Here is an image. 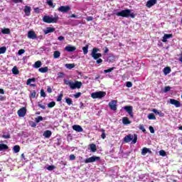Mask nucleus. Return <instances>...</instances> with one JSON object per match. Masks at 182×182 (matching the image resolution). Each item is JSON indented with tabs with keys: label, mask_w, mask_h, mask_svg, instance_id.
I'll return each instance as SVG.
<instances>
[{
	"label": "nucleus",
	"mask_w": 182,
	"mask_h": 182,
	"mask_svg": "<svg viewBox=\"0 0 182 182\" xmlns=\"http://www.w3.org/2000/svg\"><path fill=\"white\" fill-rule=\"evenodd\" d=\"M65 85L67 86H70V88L72 90H75V89H80L82 87V82L80 81H75L74 82L69 80H64Z\"/></svg>",
	"instance_id": "1"
},
{
	"label": "nucleus",
	"mask_w": 182,
	"mask_h": 182,
	"mask_svg": "<svg viewBox=\"0 0 182 182\" xmlns=\"http://www.w3.org/2000/svg\"><path fill=\"white\" fill-rule=\"evenodd\" d=\"M117 16H122V18H132L134 19L136 18V14L134 13H132V10L130 9H125L122 10L119 12L116 13Z\"/></svg>",
	"instance_id": "2"
},
{
	"label": "nucleus",
	"mask_w": 182,
	"mask_h": 182,
	"mask_svg": "<svg viewBox=\"0 0 182 182\" xmlns=\"http://www.w3.org/2000/svg\"><path fill=\"white\" fill-rule=\"evenodd\" d=\"M124 141L125 143H130L132 141V144H136L137 143V134H134V135L129 134L124 137Z\"/></svg>",
	"instance_id": "3"
},
{
	"label": "nucleus",
	"mask_w": 182,
	"mask_h": 182,
	"mask_svg": "<svg viewBox=\"0 0 182 182\" xmlns=\"http://www.w3.org/2000/svg\"><path fill=\"white\" fill-rule=\"evenodd\" d=\"M43 21L46 23H57L58 21H59V16L58 15H55V17L44 16L43 18Z\"/></svg>",
	"instance_id": "4"
},
{
	"label": "nucleus",
	"mask_w": 182,
	"mask_h": 182,
	"mask_svg": "<svg viewBox=\"0 0 182 182\" xmlns=\"http://www.w3.org/2000/svg\"><path fill=\"white\" fill-rule=\"evenodd\" d=\"M99 48H92V53H91V56L95 59V60H97L99 58H102V53H97L99 52Z\"/></svg>",
	"instance_id": "5"
},
{
	"label": "nucleus",
	"mask_w": 182,
	"mask_h": 182,
	"mask_svg": "<svg viewBox=\"0 0 182 182\" xmlns=\"http://www.w3.org/2000/svg\"><path fill=\"white\" fill-rule=\"evenodd\" d=\"M106 96V92L99 91L91 94L92 99H102Z\"/></svg>",
	"instance_id": "6"
},
{
	"label": "nucleus",
	"mask_w": 182,
	"mask_h": 182,
	"mask_svg": "<svg viewBox=\"0 0 182 182\" xmlns=\"http://www.w3.org/2000/svg\"><path fill=\"white\" fill-rule=\"evenodd\" d=\"M95 161H100V156H93L87 158V159H86L85 160V163L86 164H87L89 163H95Z\"/></svg>",
	"instance_id": "7"
},
{
	"label": "nucleus",
	"mask_w": 182,
	"mask_h": 182,
	"mask_svg": "<svg viewBox=\"0 0 182 182\" xmlns=\"http://www.w3.org/2000/svg\"><path fill=\"white\" fill-rule=\"evenodd\" d=\"M124 109L125 110L126 112L128 113V114H129V117H131V119H133L134 117L132 106H125L124 107Z\"/></svg>",
	"instance_id": "8"
},
{
	"label": "nucleus",
	"mask_w": 182,
	"mask_h": 182,
	"mask_svg": "<svg viewBox=\"0 0 182 182\" xmlns=\"http://www.w3.org/2000/svg\"><path fill=\"white\" fill-rule=\"evenodd\" d=\"M108 105L111 110H113L114 112H116V110H117V100H112L109 102Z\"/></svg>",
	"instance_id": "9"
},
{
	"label": "nucleus",
	"mask_w": 182,
	"mask_h": 182,
	"mask_svg": "<svg viewBox=\"0 0 182 182\" xmlns=\"http://www.w3.org/2000/svg\"><path fill=\"white\" fill-rule=\"evenodd\" d=\"M58 11H59V12L66 14L70 11V6H61L58 9Z\"/></svg>",
	"instance_id": "10"
},
{
	"label": "nucleus",
	"mask_w": 182,
	"mask_h": 182,
	"mask_svg": "<svg viewBox=\"0 0 182 182\" xmlns=\"http://www.w3.org/2000/svg\"><path fill=\"white\" fill-rule=\"evenodd\" d=\"M169 103L171 105H173V106H175V107H177V108L181 107V102H180V101H178L177 100L170 99Z\"/></svg>",
	"instance_id": "11"
},
{
	"label": "nucleus",
	"mask_w": 182,
	"mask_h": 182,
	"mask_svg": "<svg viewBox=\"0 0 182 182\" xmlns=\"http://www.w3.org/2000/svg\"><path fill=\"white\" fill-rule=\"evenodd\" d=\"M17 114L19 116V117H25L26 114V107H22L18 109L17 112Z\"/></svg>",
	"instance_id": "12"
},
{
	"label": "nucleus",
	"mask_w": 182,
	"mask_h": 182,
	"mask_svg": "<svg viewBox=\"0 0 182 182\" xmlns=\"http://www.w3.org/2000/svg\"><path fill=\"white\" fill-rule=\"evenodd\" d=\"M28 38L29 39H36L37 38V36H36V33H35V31H29L28 32Z\"/></svg>",
	"instance_id": "13"
},
{
	"label": "nucleus",
	"mask_w": 182,
	"mask_h": 182,
	"mask_svg": "<svg viewBox=\"0 0 182 182\" xmlns=\"http://www.w3.org/2000/svg\"><path fill=\"white\" fill-rule=\"evenodd\" d=\"M65 50L67 52H75V50H76V47L72 45H68L65 48Z\"/></svg>",
	"instance_id": "14"
},
{
	"label": "nucleus",
	"mask_w": 182,
	"mask_h": 182,
	"mask_svg": "<svg viewBox=\"0 0 182 182\" xmlns=\"http://www.w3.org/2000/svg\"><path fill=\"white\" fill-rule=\"evenodd\" d=\"M156 4H157V0H149L146 2V6L147 8H151V6H154Z\"/></svg>",
	"instance_id": "15"
},
{
	"label": "nucleus",
	"mask_w": 182,
	"mask_h": 182,
	"mask_svg": "<svg viewBox=\"0 0 182 182\" xmlns=\"http://www.w3.org/2000/svg\"><path fill=\"white\" fill-rule=\"evenodd\" d=\"M173 38V34H164L162 38V42L166 43L167 42V39H170Z\"/></svg>",
	"instance_id": "16"
},
{
	"label": "nucleus",
	"mask_w": 182,
	"mask_h": 182,
	"mask_svg": "<svg viewBox=\"0 0 182 182\" xmlns=\"http://www.w3.org/2000/svg\"><path fill=\"white\" fill-rule=\"evenodd\" d=\"M73 129L78 133H82V132H83V128H82L80 125H73Z\"/></svg>",
	"instance_id": "17"
},
{
	"label": "nucleus",
	"mask_w": 182,
	"mask_h": 182,
	"mask_svg": "<svg viewBox=\"0 0 182 182\" xmlns=\"http://www.w3.org/2000/svg\"><path fill=\"white\" fill-rule=\"evenodd\" d=\"M32 82H36V78H35V77L28 78L27 80L26 85H30V86H33V87L36 86V84H31V83H32Z\"/></svg>",
	"instance_id": "18"
},
{
	"label": "nucleus",
	"mask_w": 182,
	"mask_h": 182,
	"mask_svg": "<svg viewBox=\"0 0 182 182\" xmlns=\"http://www.w3.org/2000/svg\"><path fill=\"white\" fill-rule=\"evenodd\" d=\"M55 31V28L48 27L46 30H44L45 35H48V33H52Z\"/></svg>",
	"instance_id": "19"
},
{
	"label": "nucleus",
	"mask_w": 182,
	"mask_h": 182,
	"mask_svg": "<svg viewBox=\"0 0 182 182\" xmlns=\"http://www.w3.org/2000/svg\"><path fill=\"white\" fill-rule=\"evenodd\" d=\"M43 136L46 137V139H49L52 136V131L50 130H46L44 132Z\"/></svg>",
	"instance_id": "20"
},
{
	"label": "nucleus",
	"mask_w": 182,
	"mask_h": 182,
	"mask_svg": "<svg viewBox=\"0 0 182 182\" xmlns=\"http://www.w3.org/2000/svg\"><path fill=\"white\" fill-rule=\"evenodd\" d=\"M24 13L26 14V16H29V15H31V6H26L24 8Z\"/></svg>",
	"instance_id": "21"
},
{
	"label": "nucleus",
	"mask_w": 182,
	"mask_h": 182,
	"mask_svg": "<svg viewBox=\"0 0 182 182\" xmlns=\"http://www.w3.org/2000/svg\"><path fill=\"white\" fill-rule=\"evenodd\" d=\"M153 113H155V114H158L160 116V117H164V113L161 112V111L159 112V110L156 109H152Z\"/></svg>",
	"instance_id": "22"
},
{
	"label": "nucleus",
	"mask_w": 182,
	"mask_h": 182,
	"mask_svg": "<svg viewBox=\"0 0 182 182\" xmlns=\"http://www.w3.org/2000/svg\"><path fill=\"white\" fill-rule=\"evenodd\" d=\"M122 123L123 124H130V123H132V122L129 119V118L127 117H124L122 118Z\"/></svg>",
	"instance_id": "23"
},
{
	"label": "nucleus",
	"mask_w": 182,
	"mask_h": 182,
	"mask_svg": "<svg viewBox=\"0 0 182 182\" xmlns=\"http://www.w3.org/2000/svg\"><path fill=\"white\" fill-rule=\"evenodd\" d=\"M90 151L92 153H96V151H97V148H96V144H90Z\"/></svg>",
	"instance_id": "24"
},
{
	"label": "nucleus",
	"mask_w": 182,
	"mask_h": 182,
	"mask_svg": "<svg viewBox=\"0 0 182 182\" xmlns=\"http://www.w3.org/2000/svg\"><path fill=\"white\" fill-rule=\"evenodd\" d=\"M33 68H35L36 69H39V68H41V66H42V62L41 60H38L36 61L34 65H33Z\"/></svg>",
	"instance_id": "25"
},
{
	"label": "nucleus",
	"mask_w": 182,
	"mask_h": 182,
	"mask_svg": "<svg viewBox=\"0 0 182 182\" xmlns=\"http://www.w3.org/2000/svg\"><path fill=\"white\" fill-rule=\"evenodd\" d=\"M8 149H9L8 145L5 144H0V151H4V150H8Z\"/></svg>",
	"instance_id": "26"
},
{
	"label": "nucleus",
	"mask_w": 182,
	"mask_h": 182,
	"mask_svg": "<svg viewBox=\"0 0 182 182\" xmlns=\"http://www.w3.org/2000/svg\"><path fill=\"white\" fill-rule=\"evenodd\" d=\"M151 151L148 148L144 147L141 151L142 156H146L147 153H151Z\"/></svg>",
	"instance_id": "27"
},
{
	"label": "nucleus",
	"mask_w": 182,
	"mask_h": 182,
	"mask_svg": "<svg viewBox=\"0 0 182 182\" xmlns=\"http://www.w3.org/2000/svg\"><path fill=\"white\" fill-rule=\"evenodd\" d=\"M49 70L48 67L41 68L38 69V72L41 73H46Z\"/></svg>",
	"instance_id": "28"
},
{
	"label": "nucleus",
	"mask_w": 182,
	"mask_h": 182,
	"mask_svg": "<svg viewBox=\"0 0 182 182\" xmlns=\"http://www.w3.org/2000/svg\"><path fill=\"white\" fill-rule=\"evenodd\" d=\"M53 58H54V59H58V58H60V52L59 50L54 51Z\"/></svg>",
	"instance_id": "29"
},
{
	"label": "nucleus",
	"mask_w": 182,
	"mask_h": 182,
	"mask_svg": "<svg viewBox=\"0 0 182 182\" xmlns=\"http://www.w3.org/2000/svg\"><path fill=\"white\" fill-rule=\"evenodd\" d=\"M1 33H3V35H9L11 30L9 28H4L1 30Z\"/></svg>",
	"instance_id": "30"
},
{
	"label": "nucleus",
	"mask_w": 182,
	"mask_h": 182,
	"mask_svg": "<svg viewBox=\"0 0 182 182\" xmlns=\"http://www.w3.org/2000/svg\"><path fill=\"white\" fill-rule=\"evenodd\" d=\"M82 51L84 55H87L88 52H89V45H86L85 46H84L82 48Z\"/></svg>",
	"instance_id": "31"
},
{
	"label": "nucleus",
	"mask_w": 182,
	"mask_h": 182,
	"mask_svg": "<svg viewBox=\"0 0 182 182\" xmlns=\"http://www.w3.org/2000/svg\"><path fill=\"white\" fill-rule=\"evenodd\" d=\"M171 72V68L170 67H166L164 68V75H168Z\"/></svg>",
	"instance_id": "32"
},
{
	"label": "nucleus",
	"mask_w": 182,
	"mask_h": 182,
	"mask_svg": "<svg viewBox=\"0 0 182 182\" xmlns=\"http://www.w3.org/2000/svg\"><path fill=\"white\" fill-rule=\"evenodd\" d=\"M65 102L68 106H70L71 105H73V101H72V98L65 97Z\"/></svg>",
	"instance_id": "33"
},
{
	"label": "nucleus",
	"mask_w": 182,
	"mask_h": 182,
	"mask_svg": "<svg viewBox=\"0 0 182 182\" xmlns=\"http://www.w3.org/2000/svg\"><path fill=\"white\" fill-rule=\"evenodd\" d=\"M13 150L14 153H19V151H21V146L18 145H15L13 148Z\"/></svg>",
	"instance_id": "34"
},
{
	"label": "nucleus",
	"mask_w": 182,
	"mask_h": 182,
	"mask_svg": "<svg viewBox=\"0 0 182 182\" xmlns=\"http://www.w3.org/2000/svg\"><path fill=\"white\" fill-rule=\"evenodd\" d=\"M116 59V57L114 55H109L107 58L108 62L113 63L114 62V60Z\"/></svg>",
	"instance_id": "35"
},
{
	"label": "nucleus",
	"mask_w": 182,
	"mask_h": 182,
	"mask_svg": "<svg viewBox=\"0 0 182 182\" xmlns=\"http://www.w3.org/2000/svg\"><path fill=\"white\" fill-rule=\"evenodd\" d=\"M148 119L149 120H156V116L154 115V114L151 113L148 115Z\"/></svg>",
	"instance_id": "36"
},
{
	"label": "nucleus",
	"mask_w": 182,
	"mask_h": 182,
	"mask_svg": "<svg viewBox=\"0 0 182 182\" xmlns=\"http://www.w3.org/2000/svg\"><path fill=\"white\" fill-rule=\"evenodd\" d=\"M12 72L14 75H19V70L16 67L13 68Z\"/></svg>",
	"instance_id": "37"
},
{
	"label": "nucleus",
	"mask_w": 182,
	"mask_h": 182,
	"mask_svg": "<svg viewBox=\"0 0 182 182\" xmlns=\"http://www.w3.org/2000/svg\"><path fill=\"white\" fill-rule=\"evenodd\" d=\"M55 106H56V102H55L54 101L48 104V107H49L50 109H52V107H55Z\"/></svg>",
	"instance_id": "38"
},
{
	"label": "nucleus",
	"mask_w": 182,
	"mask_h": 182,
	"mask_svg": "<svg viewBox=\"0 0 182 182\" xmlns=\"http://www.w3.org/2000/svg\"><path fill=\"white\" fill-rule=\"evenodd\" d=\"M6 52V47L3 46L0 48V55H2Z\"/></svg>",
	"instance_id": "39"
},
{
	"label": "nucleus",
	"mask_w": 182,
	"mask_h": 182,
	"mask_svg": "<svg viewBox=\"0 0 182 182\" xmlns=\"http://www.w3.org/2000/svg\"><path fill=\"white\" fill-rule=\"evenodd\" d=\"M65 68H67V69H73V68H75V64H65Z\"/></svg>",
	"instance_id": "40"
},
{
	"label": "nucleus",
	"mask_w": 182,
	"mask_h": 182,
	"mask_svg": "<svg viewBox=\"0 0 182 182\" xmlns=\"http://www.w3.org/2000/svg\"><path fill=\"white\" fill-rule=\"evenodd\" d=\"M30 97H31L32 99H35V97H36V91L33 90V92H31L30 94Z\"/></svg>",
	"instance_id": "41"
},
{
	"label": "nucleus",
	"mask_w": 182,
	"mask_h": 182,
	"mask_svg": "<svg viewBox=\"0 0 182 182\" xmlns=\"http://www.w3.org/2000/svg\"><path fill=\"white\" fill-rule=\"evenodd\" d=\"M114 70V67L110 68L107 70H104V73H109L110 72H113Z\"/></svg>",
	"instance_id": "42"
},
{
	"label": "nucleus",
	"mask_w": 182,
	"mask_h": 182,
	"mask_svg": "<svg viewBox=\"0 0 182 182\" xmlns=\"http://www.w3.org/2000/svg\"><path fill=\"white\" fill-rule=\"evenodd\" d=\"M43 120V117L42 116H38L37 118H36V122L39 123Z\"/></svg>",
	"instance_id": "43"
},
{
	"label": "nucleus",
	"mask_w": 182,
	"mask_h": 182,
	"mask_svg": "<svg viewBox=\"0 0 182 182\" xmlns=\"http://www.w3.org/2000/svg\"><path fill=\"white\" fill-rule=\"evenodd\" d=\"M101 132H102V134H101L102 139H106L105 130L102 129Z\"/></svg>",
	"instance_id": "44"
},
{
	"label": "nucleus",
	"mask_w": 182,
	"mask_h": 182,
	"mask_svg": "<svg viewBox=\"0 0 182 182\" xmlns=\"http://www.w3.org/2000/svg\"><path fill=\"white\" fill-rule=\"evenodd\" d=\"M139 129L141 130L143 133H147V132L146 131V129L144 128V125L143 124L139 125Z\"/></svg>",
	"instance_id": "45"
},
{
	"label": "nucleus",
	"mask_w": 182,
	"mask_h": 182,
	"mask_svg": "<svg viewBox=\"0 0 182 182\" xmlns=\"http://www.w3.org/2000/svg\"><path fill=\"white\" fill-rule=\"evenodd\" d=\"M62 97H63V93H60L58 97H57V101L58 102H62Z\"/></svg>",
	"instance_id": "46"
},
{
	"label": "nucleus",
	"mask_w": 182,
	"mask_h": 182,
	"mask_svg": "<svg viewBox=\"0 0 182 182\" xmlns=\"http://www.w3.org/2000/svg\"><path fill=\"white\" fill-rule=\"evenodd\" d=\"M159 155H160V156H162V157H166V151H164V150H161V151H159Z\"/></svg>",
	"instance_id": "47"
},
{
	"label": "nucleus",
	"mask_w": 182,
	"mask_h": 182,
	"mask_svg": "<svg viewBox=\"0 0 182 182\" xmlns=\"http://www.w3.org/2000/svg\"><path fill=\"white\" fill-rule=\"evenodd\" d=\"M171 90V87L166 86L165 87L164 92V93H167V92H170Z\"/></svg>",
	"instance_id": "48"
},
{
	"label": "nucleus",
	"mask_w": 182,
	"mask_h": 182,
	"mask_svg": "<svg viewBox=\"0 0 182 182\" xmlns=\"http://www.w3.org/2000/svg\"><path fill=\"white\" fill-rule=\"evenodd\" d=\"M41 97H46V93L43 89L41 90Z\"/></svg>",
	"instance_id": "49"
},
{
	"label": "nucleus",
	"mask_w": 182,
	"mask_h": 182,
	"mask_svg": "<svg viewBox=\"0 0 182 182\" xmlns=\"http://www.w3.org/2000/svg\"><path fill=\"white\" fill-rule=\"evenodd\" d=\"M80 96H82V92H77L76 94L74 95L75 99H79Z\"/></svg>",
	"instance_id": "50"
},
{
	"label": "nucleus",
	"mask_w": 182,
	"mask_h": 182,
	"mask_svg": "<svg viewBox=\"0 0 182 182\" xmlns=\"http://www.w3.org/2000/svg\"><path fill=\"white\" fill-rule=\"evenodd\" d=\"M54 168H55V167L53 165L47 167V170H48V171H52V170H54Z\"/></svg>",
	"instance_id": "51"
},
{
	"label": "nucleus",
	"mask_w": 182,
	"mask_h": 182,
	"mask_svg": "<svg viewBox=\"0 0 182 182\" xmlns=\"http://www.w3.org/2000/svg\"><path fill=\"white\" fill-rule=\"evenodd\" d=\"M47 4L48 5H49V6H53V8H55V6H53V2L52 1V0L47 1Z\"/></svg>",
	"instance_id": "52"
},
{
	"label": "nucleus",
	"mask_w": 182,
	"mask_h": 182,
	"mask_svg": "<svg viewBox=\"0 0 182 182\" xmlns=\"http://www.w3.org/2000/svg\"><path fill=\"white\" fill-rule=\"evenodd\" d=\"M38 107H41V109H43V110H45L46 109V107L41 103L38 102Z\"/></svg>",
	"instance_id": "53"
},
{
	"label": "nucleus",
	"mask_w": 182,
	"mask_h": 182,
	"mask_svg": "<svg viewBox=\"0 0 182 182\" xmlns=\"http://www.w3.org/2000/svg\"><path fill=\"white\" fill-rule=\"evenodd\" d=\"M1 137L3 139H11V134H8L6 135H2Z\"/></svg>",
	"instance_id": "54"
},
{
	"label": "nucleus",
	"mask_w": 182,
	"mask_h": 182,
	"mask_svg": "<svg viewBox=\"0 0 182 182\" xmlns=\"http://www.w3.org/2000/svg\"><path fill=\"white\" fill-rule=\"evenodd\" d=\"M14 4H22L23 0H12Z\"/></svg>",
	"instance_id": "55"
},
{
	"label": "nucleus",
	"mask_w": 182,
	"mask_h": 182,
	"mask_svg": "<svg viewBox=\"0 0 182 182\" xmlns=\"http://www.w3.org/2000/svg\"><path fill=\"white\" fill-rule=\"evenodd\" d=\"M76 159V156L74 154H70V160L73 161Z\"/></svg>",
	"instance_id": "56"
},
{
	"label": "nucleus",
	"mask_w": 182,
	"mask_h": 182,
	"mask_svg": "<svg viewBox=\"0 0 182 182\" xmlns=\"http://www.w3.org/2000/svg\"><path fill=\"white\" fill-rule=\"evenodd\" d=\"M132 86H133V83H132V82H127V87H132Z\"/></svg>",
	"instance_id": "57"
},
{
	"label": "nucleus",
	"mask_w": 182,
	"mask_h": 182,
	"mask_svg": "<svg viewBox=\"0 0 182 182\" xmlns=\"http://www.w3.org/2000/svg\"><path fill=\"white\" fill-rule=\"evenodd\" d=\"M25 53V50L23 49H20L18 52V55H23V53Z\"/></svg>",
	"instance_id": "58"
},
{
	"label": "nucleus",
	"mask_w": 182,
	"mask_h": 182,
	"mask_svg": "<svg viewBox=\"0 0 182 182\" xmlns=\"http://www.w3.org/2000/svg\"><path fill=\"white\" fill-rule=\"evenodd\" d=\"M97 63L100 65V63H103V60L102 58L97 59Z\"/></svg>",
	"instance_id": "59"
},
{
	"label": "nucleus",
	"mask_w": 182,
	"mask_h": 182,
	"mask_svg": "<svg viewBox=\"0 0 182 182\" xmlns=\"http://www.w3.org/2000/svg\"><path fill=\"white\" fill-rule=\"evenodd\" d=\"M47 92L48 93H52V88L50 87V86L47 87Z\"/></svg>",
	"instance_id": "60"
},
{
	"label": "nucleus",
	"mask_w": 182,
	"mask_h": 182,
	"mask_svg": "<svg viewBox=\"0 0 182 182\" xmlns=\"http://www.w3.org/2000/svg\"><path fill=\"white\" fill-rule=\"evenodd\" d=\"M86 20L87 22H90V21H93V17L92 16H88L86 18Z\"/></svg>",
	"instance_id": "61"
},
{
	"label": "nucleus",
	"mask_w": 182,
	"mask_h": 182,
	"mask_svg": "<svg viewBox=\"0 0 182 182\" xmlns=\"http://www.w3.org/2000/svg\"><path fill=\"white\" fill-rule=\"evenodd\" d=\"M149 132L152 134L154 133V128L151 126L149 127Z\"/></svg>",
	"instance_id": "62"
},
{
	"label": "nucleus",
	"mask_w": 182,
	"mask_h": 182,
	"mask_svg": "<svg viewBox=\"0 0 182 182\" xmlns=\"http://www.w3.org/2000/svg\"><path fill=\"white\" fill-rule=\"evenodd\" d=\"M58 41H65V37L61 36H59L58 38Z\"/></svg>",
	"instance_id": "63"
},
{
	"label": "nucleus",
	"mask_w": 182,
	"mask_h": 182,
	"mask_svg": "<svg viewBox=\"0 0 182 182\" xmlns=\"http://www.w3.org/2000/svg\"><path fill=\"white\" fill-rule=\"evenodd\" d=\"M70 18H77V16L76 14H72Z\"/></svg>",
	"instance_id": "64"
}]
</instances>
